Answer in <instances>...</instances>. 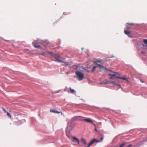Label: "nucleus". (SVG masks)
<instances>
[{
    "label": "nucleus",
    "instance_id": "obj_1",
    "mask_svg": "<svg viewBox=\"0 0 147 147\" xmlns=\"http://www.w3.org/2000/svg\"><path fill=\"white\" fill-rule=\"evenodd\" d=\"M76 74L80 81L82 80L84 78V74L82 72L79 71L76 72Z\"/></svg>",
    "mask_w": 147,
    "mask_h": 147
},
{
    "label": "nucleus",
    "instance_id": "obj_2",
    "mask_svg": "<svg viewBox=\"0 0 147 147\" xmlns=\"http://www.w3.org/2000/svg\"><path fill=\"white\" fill-rule=\"evenodd\" d=\"M73 128V127H71V125H69L67 126V128L66 130V135L67 137L69 138H70L71 137V136L70 133V131Z\"/></svg>",
    "mask_w": 147,
    "mask_h": 147
},
{
    "label": "nucleus",
    "instance_id": "obj_3",
    "mask_svg": "<svg viewBox=\"0 0 147 147\" xmlns=\"http://www.w3.org/2000/svg\"><path fill=\"white\" fill-rule=\"evenodd\" d=\"M72 141L74 143V145H77V144H79V140L76 137H72L71 139Z\"/></svg>",
    "mask_w": 147,
    "mask_h": 147
},
{
    "label": "nucleus",
    "instance_id": "obj_4",
    "mask_svg": "<svg viewBox=\"0 0 147 147\" xmlns=\"http://www.w3.org/2000/svg\"><path fill=\"white\" fill-rule=\"evenodd\" d=\"M54 57L56 59V61L59 62H63V61L59 59L61 57L59 55H55L54 56Z\"/></svg>",
    "mask_w": 147,
    "mask_h": 147
},
{
    "label": "nucleus",
    "instance_id": "obj_5",
    "mask_svg": "<svg viewBox=\"0 0 147 147\" xmlns=\"http://www.w3.org/2000/svg\"><path fill=\"white\" fill-rule=\"evenodd\" d=\"M81 121H85L87 123H92V120H91L90 118H88L87 119H85L82 120H81Z\"/></svg>",
    "mask_w": 147,
    "mask_h": 147
},
{
    "label": "nucleus",
    "instance_id": "obj_6",
    "mask_svg": "<svg viewBox=\"0 0 147 147\" xmlns=\"http://www.w3.org/2000/svg\"><path fill=\"white\" fill-rule=\"evenodd\" d=\"M100 142V141L96 139H94L91 141H90V143L89 144H90V145H91L92 144L94 143L95 142Z\"/></svg>",
    "mask_w": 147,
    "mask_h": 147
},
{
    "label": "nucleus",
    "instance_id": "obj_7",
    "mask_svg": "<svg viewBox=\"0 0 147 147\" xmlns=\"http://www.w3.org/2000/svg\"><path fill=\"white\" fill-rule=\"evenodd\" d=\"M50 112H52L54 113H61V112H59L53 109H51L50 110Z\"/></svg>",
    "mask_w": 147,
    "mask_h": 147
},
{
    "label": "nucleus",
    "instance_id": "obj_8",
    "mask_svg": "<svg viewBox=\"0 0 147 147\" xmlns=\"http://www.w3.org/2000/svg\"><path fill=\"white\" fill-rule=\"evenodd\" d=\"M98 66L100 67V69H106V68L103 66L101 65L100 64L97 63Z\"/></svg>",
    "mask_w": 147,
    "mask_h": 147
},
{
    "label": "nucleus",
    "instance_id": "obj_9",
    "mask_svg": "<svg viewBox=\"0 0 147 147\" xmlns=\"http://www.w3.org/2000/svg\"><path fill=\"white\" fill-rule=\"evenodd\" d=\"M116 78H117L119 79H122V80H127V78H125V77H117Z\"/></svg>",
    "mask_w": 147,
    "mask_h": 147
},
{
    "label": "nucleus",
    "instance_id": "obj_10",
    "mask_svg": "<svg viewBox=\"0 0 147 147\" xmlns=\"http://www.w3.org/2000/svg\"><path fill=\"white\" fill-rule=\"evenodd\" d=\"M108 83H111L113 85H117V84L116 83V82L115 81H113L111 82H105V84H108Z\"/></svg>",
    "mask_w": 147,
    "mask_h": 147
},
{
    "label": "nucleus",
    "instance_id": "obj_11",
    "mask_svg": "<svg viewBox=\"0 0 147 147\" xmlns=\"http://www.w3.org/2000/svg\"><path fill=\"white\" fill-rule=\"evenodd\" d=\"M81 141L84 144L86 145L87 144L86 141L85 139L82 138L81 139Z\"/></svg>",
    "mask_w": 147,
    "mask_h": 147
},
{
    "label": "nucleus",
    "instance_id": "obj_12",
    "mask_svg": "<svg viewBox=\"0 0 147 147\" xmlns=\"http://www.w3.org/2000/svg\"><path fill=\"white\" fill-rule=\"evenodd\" d=\"M69 89L70 92L71 93L74 94L75 92V91L74 90L71 89V88H69Z\"/></svg>",
    "mask_w": 147,
    "mask_h": 147
},
{
    "label": "nucleus",
    "instance_id": "obj_13",
    "mask_svg": "<svg viewBox=\"0 0 147 147\" xmlns=\"http://www.w3.org/2000/svg\"><path fill=\"white\" fill-rule=\"evenodd\" d=\"M96 68V66H94L93 67L92 71V72H94Z\"/></svg>",
    "mask_w": 147,
    "mask_h": 147
},
{
    "label": "nucleus",
    "instance_id": "obj_14",
    "mask_svg": "<svg viewBox=\"0 0 147 147\" xmlns=\"http://www.w3.org/2000/svg\"><path fill=\"white\" fill-rule=\"evenodd\" d=\"M124 33L126 34H129L130 33V32L128 31L127 30H124Z\"/></svg>",
    "mask_w": 147,
    "mask_h": 147
},
{
    "label": "nucleus",
    "instance_id": "obj_15",
    "mask_svg": "<svg viewBox=\"0 0 147 147\" xmlns=\"http://www.w3.org/2000/svg\"><path fill=\"white\" fill-rule=\"evenodd\" d=\"M34 47L36 48H39L40 47V45H34Z\"/></svg>",
    "mask_w": 147,
    "mask_h": 147
},
{
    "label": "nucleus",
    "instance_id": "obj_16",
    "mask_svg": "<svg viewBox=\"0 0 147 147\" xmlns=\"http://www.w3.org/2000/svg\"><path fill=\"white\" fill-rule=\"evenodd\" d=\"M62 62L63 63H64L63 64V65H65L66 66H67L69 65V64L68 63H66L64 61H63V62Z\"/></svg>",
    "mask_w": 147,
    "mask_h": 147
},
{
    "label": "nucleus",
    "instance_id": "obj_17",
    "mask_svg": "<svg viewBox=\"0 0 147 147\" xmlns=\"http://www.w3.org/2000/svg\"><path fill=\"white\" fill-rule=\"evenodd\" d=\"M102 61V60H98V61H94V62L95 63H97H97H98L101 62Z\"/></svg>",
    "mask_w": 147,
    "mask_h": 147
},
{
    "label": "nucleus",
    "instance_id": "obj_18",
    "mask_svg": "<svg viewBox=\"0 0 147 147\" xmlns=\"http://www.w3.org/2000/svg\"><path fill=\"white\" fill-rule=\"evenodd\" d=\"M7 115L9 117L11 118V116L10 115V114L8 112H7Z\"/></svg>",
    "mask_w": 147,
    "mask_h": 147
},
{
    "label": "nucleus",
    "instance_id": "obj_19",
    "mask_svg": "<svg viewBox=\"0 0 147 147\" xmlns=\"http://www.w3.org/2000/svg\"><path fill=\"white\" fill-rule=\"evenodd\" d=\"M125 145V143H123L119 147H124Z\"/></svg>",
    "mask_w": 147,
    "mask_h": 147
},
{
    "label": "nucleus",
    "instance_id": "obj_20",
    "mask_svg": "<svg viewBox=\"0 0 147 147\" xmlns=\"http://www.w3.org/2000/svg\"><path fill=\"white\" fill-rule=\"evenodd\" d=\"M109 76H110L112 77H114L116 76V75L115 74H109Z\"/></svg>",
    "mask_w": 147,
    "mask_h": 147
},
{
    "label": "nucleus",
    "instance_id": "obj_21",
    "mask_svg": "<svg viewBox=\"0 0 147 147\" xmlns=\"http://www.w3.org/2000/svg\"><path fill=\"white\" fill-rule=\"evenodd\" d=\"M144 43L147 44V39H144Z\"/></svg>",
    "mask_w": 147,
    "mask_h": 147
},
{
    "label": "nucleus",
    "instance_id": "obj_22",
    "mask_svg": "<svg viewBox=\"0 0 147 147\" xmlns=\"http://www.w3.org/2000/svg\"><path fill=\"white\" fill-rule=\"evenodd\" d=\"M2 109L5 113H7V112L5 109L3 107H2Z\"/></svg>",
    "mask_w": 147,
    "mask_h": 147
},
{
    "label": "nucleus",
    "instance_id": "obj_23",
    "mask_svg": "<svg viewBox=\"0 0 147 147\" xmlns=\"http://www.w3.org/2000/svg\"><path fill=\"white\" fill-rule=\"evenodd\" d=\"M127 24L132 26H134V24L133 23H127Z\"/></svg>",
    "mask_w": 147,
    "mask_h": 147
},
{
    "label": "nucleus",
    "instance_id": "obj_24",
    "mask_svg": "<svg viewBox=\"0 0 147 147\" xmlns=\"http://www.w3.org/2000/svg\"><path fill=\"white\" fill-rule=\"evenodd\" d=\"M92 123V124H93V125L94 126V127H96V125L95 124V123H94L93 122V121H92V123Z\"/></svg>",
    "mask_w": 147,
    "mask_h": 147
},
{
    "label": "nucleus",
    "instance_id": "obj_25",
    "mask_svg": "<svg viewBox=\"0 0 147 147\" xmlns=\"http://www.w3.org/2000/svg\"><path fill=\"white\" fill-rule=\"evenodd\" d=\"M74 117L73 118V119H77L78 117Z\"/></svg>",
    "mask_w": 147,
    "mask_h": 147
},
{
    "label": "nucleus",
    "instance_id": "obj_26",
    "mask_svg": "<svg viewBox=\"0 0 147 147\" xmlns=\"http://www.w3.org/2000/svg\"><path fill=\"white\" fill-rule=\"evenodd\" d=\"M103 139V137H101L100 138V140H102Z\"/></svg>",
    "mask_w": 147,
    "mask_h": 147
},
{
    "label": "nucleus",
    "instance_id": "obj_27",
    "mask_svg": "<svg viewBox=\"0 0 147 147\" xmlns=\"http://www.w3.org/2000/svg\"><path fill=\"white\" fill-rule=\"evenodd\" d=\"M141 53L142 54H145V53L143 51H142Z\"/></svg>",
    "mask_w": 147,
    "mask_h": 147
},
{
    "label": "nucleus",
    "instance_id": "obj_28",
    "mask_svg": "<svg viewBox=\"0 0 147 147\" xmlns=\"http://www.w3.org/2000/svg\"><path fill=\"white\" fill-rule=\"evenodd\" d=\"M84 48L83 47L81 49L83 51L84 50Z\"/></svg>",
    "mask_w": 147,
    "mask_h": 147
},
{
    "label": "nucleus",
    "instance_id": "obj_29",
    "mask_svg": "<svg viewBox=\"0 0 147 147\" xmlns=\"http://www.w3.org/2000/svg\"><path fill=\"white\" fill-rule=\"evenodd\" d=\"M91 145H90V144H89L88 146L87 147H90V146Z\"/></svg>",
    "mask_w": 147,
    "mask_h": 147
},
{
    "label": "nucleus",
    "instance_id": "obj_30",
    "mask_svg": "<svg viewBox=\"0 0 147 147\" xmlns=\"http://www.w3.org/2000/svg\"><path fill=\"white\" fill-rule=\"evenodd\" d=\"M95 130L96 131H97V129L96 128L95 129Z\"/></svg>",
    "mask_w": 147,
    "mask_h": 147
},
{
    "label": "nucleus",
    "instance_id": "obj_31",
    "mask_svg": "<svg viewBox=\"0 0 147 147\" xmlns=\"http://www.w3.org/2000/svg\"><path fill=\"white\" fill-rule=\"evenodd\" d=\"M65 12H64V13H63V14H65V15H66V14H65Z\"/></svg>",
    "mask_w": 147,
    "mask_h": 147
},
{
    "label": "nucleus",
    "instance_id": "obj_32",
    "mask_svg": "<svg viewBox=\"0 0 147 147\" xmlns=\"http://www.w3.org/2000/svg\"><path fill=\"white\" fill-rule=\"evenodd\" d=\"M42 55H44V54H43V53L42 54Z\"/></svg>",
    "mask_w": 147,
    "mask_h": 147
},
{
    "label": "nucleus",
    "instance_id": "obj_33",
    "mask_svg": "<svg viewBox=\"0 0 147 147\" xmlns=\"http://www.w3.org/2000/svg\"><path fill=\"white\" fill-rule=\"evenodd\" d=\"M142 82H143V81H142Z\"/></svg>",
    "mask_w": 147,
    "mask_h": 147
},
{
    "label": "nucleus",
    "instance_id": "obj_34",
    "mask_svg": "<svg viewBox=\"0 0 147 147\" xmlns=\"http://www.w3.org/2000/svg\"><path fill=\"white\" fill-rule=\"evenodd\" d=\"M142 82H143V81H142Z\"/></svg>",
    "mask_w": 147,
    "mask_h": 147
}]
</instances>
